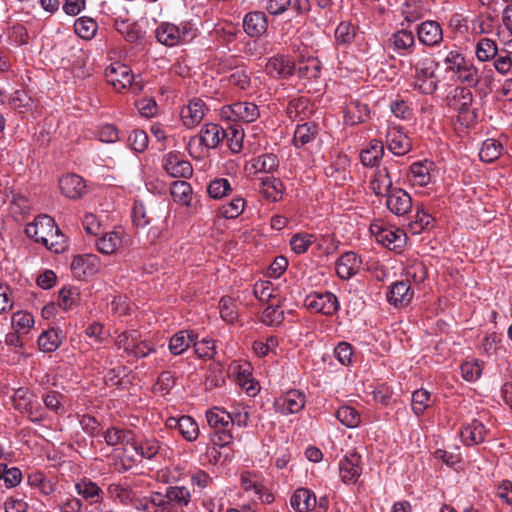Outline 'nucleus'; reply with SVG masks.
Segmentation results:
<instances>
[{
	"instance_id": "nucleus-18",
	"label": "nucleus",
	"mask_w": 512,
	"mask_h": 512,
	"mask_svg": "<svg viewBox=\"0 0 512 512\" xmlns=\"http://www.w3.org/2000/svg\"><path fill=\"white\" fill-rule=\"evenodd\" d=\"M388 150L396 156L406 155L412 147L409 137L398 127L390 126L386 133Z\"/></svg>"
},
{
	"instance_id": "nucleus-52",
	"label": "nucleus",
	"mask_w": 512,
	"mask_h": 512,
	"mask_svg": "<svg viewBox=\"0 0 512 512\" xmlns=\"http://www.w3.org/2000/svg\"><path fill=\"white\" fill-rule=\"evenodd\" d=\"M279 166V160L273 153L262 154L252 160V167L256 172L271 173Z\"/></svg>"
},
{
	"instance_id": "nucleus-27",
	"label": "nucleus",
	"mask_w": 512,
	"mask_h": 512,
	"mask_svg": "<svg viewBox=\"0 0 512 512\" xmlns=\"http://www.w3.org/2000/svg\"><path fill=\"white\" fill-rule=\"evenodd\" d=\"M223 133L224 128L220 125L207 123L201 128L199 134L200 143L208 149H214L223 141Z\"/></svg>"
},
{
	"instance_id": "nucleus-31",
	"label": "nucleus",
	"mask_w": 512,
	"mask_h": 512,
	"mask_svg": "<svg viewBox=\"0 0 512 512\" xmlns=\"http://www.w3.org/2000/svg\"><path fill=\"white\" fill-rule=\"evenodd\" d=\"M318 135V126L313 122H305L297 125L294 135L293 144L296 148H302L313 142Z\"/></svg>"
},
{
	"instance_id": "nucleus-30",
	"label": "nucleus",
	"mask_w": 512,
	"mask_h": 512,
	"mask_svg": "<svg viewBox=\"0 0 512 512\" xmlns=\"http://www.w3.org/2000/svg\"><path fill=\"white\" fill-rule=\"evenodd\" d=\"M101 237L95 242L96 249L105 255L115 253L122 244V232L110 231L100 234Z\"/></svg>"
},
{
	"instance_id": "nucleus-40",
	"label": "nucleus",
	"mask_w": 512,
	"mask_h": 512,
	"mask_svg": "<svg viewBox=\"0 0 512 512\" xmlns=\"http://www.w3.org/2000/svg\"><path fill=\"white\" fill-rule=\"evenodd\" d=\"M384 156V145L380 140L373 139L360 154L361 163L367 167L375 166Z\"/></svg>"
},
{
	"instance_id": "nucleus-32",
	"label": "nucleus",
	"mask_w": 512,
	"mask_h": 512,
	"mask_svg": "<svg viewBox=\"0 0 512 512\" xmlns=\"http://www.w3.org/2000/svg\"><path fill=\"white\" fill-rule=\"evenodd\" d=\"M103 436L108 446L134 444V434L128 429L112 426L104 432Z\"/></svg>"
},
{
	"instance_id": "nucleus-17",
	"label": "nucleus",
	"mask_w": 512,
	"mask_h": 512,
	"mask_svg": "<svg viewBox=\"0 0 512 512\" xmlns=\"http://www.w3.org/2000/svg\"><path fill=\"white\" fill-rule=\"evenodd\" d=\"M370 230L376 235V239L389 249H401L405 243V233L401 229L383 228L379 224H372Z\"/></svg>"
},
{
	"instance_id": "nucleus-51",
	"label": "nucleus",
	"mask_w": 512,
	"mask_h": 512,
	"mask_svg": "<svg viewBox=\"0 0 512 512\" xmlns=\"http://www.w3.org/2000/svg\"><path fill=\"white\" fill-rule=\"evenodd\" d=\"M233 189L228 179L215 178L207 187L208 195L213 199H222L232 193Z\"/></svg>"
},
{
	"instance_id": "nucleus-41",
	"label": "nucleus",
	"mask_w": 512,
	"mask_h": 512,
	"mask_svg": "<svg viewBox=\"0 0 512 512\" xmlns=\"http://www.w3.org/2000/svg\"><path fill=\"white\" fill-rule=\"evenodd\" d=\"M75 489L77 493L90 504L99 503L102 500V489L91 480H81L80 482L76 483Z\"/></svg>"
},
{
	"instance_id": "nucleus-44",
	"label": "nucleus",
	"mask_w": 512,
	"mask_h": 512,
	"mask_svg": "<svg viewBox=\"0 0 512 512\" xmlns=\"http://www.w3.org/2000/svg\"><path fill=\"white\" fill-rule=\"evenodd\" d=\"M503 149V145L499 140L493 138L486 139L482 143V147L479 151V157L481 161L491 163L501 156Z\"/></svg>"
},
{
	"instance_id": "nucleus-42",
	"label": "nucleus",
	"mask_w": 512,
	"mask_h": 512,
	"mask_svg": "<svg viewBox=\"0 0 512 512\" xmlns=\"http://www.w3.org/2000/svg\"><path fill=\"white\" fill-rule=\"evenodd\" d=\"M63 340L62 332L52 328L41 333L38 337V346L43 352H54L59 348Z\"/></svg>"
},
{
	"instance_id": "nucleus-9",
	"label": "nucleus",
	"mask_w": 512,
	"mask_h": 512,
	"mask_svg": "<svg viewBox=\"0 0 512 512\" xmlns=\"http://www.w3.org/2000/svg\"><path fill=\"white\" fill-rule=\"evenodd\" d=\"M105 78L116 91L121 92L132 84L133 75L127 65L114 62L105 69Z\"/></svg>"
},
{
	"instance_id": "nucleus-4",
	"label": "nucleus",
	"mask_w": 512,
	"mask_h": 512,
	"mask_svg": "<svg viewBox=\"0 0 512 512\" xmlns=\"http://www.w3.org/2000/svg\"><path fill=\"white\" fill-rule=\"evenodd\" d=\"M115 345L128 356L135 358H144L156 351V347L152 342L141 339V334L138 330H126L120 333L115 340Z\"/></svg>"
},
{
	"instance_id": "nucleus-63",
	"label": "nucleus",
	"mask_w": 512,
	"mask_h": 512,
	"mask_svg": "<svg viewBox=\"0 0 512 512\" xmlns=\"http://www.w3.org/2000/svg\"><path fill=\"white\" fill-rule=\"evenodd\" d=\"M469 61L457 50L450 51L444 59L446 70L453 72L455 75L461 72Z\"/></svg>"
},
{
	"instance_id": "nucleus-21",
	"label": "nucleus",
	"mask_w": 512,
	"mask_h": 512,
	"mask_svg": "<svg viewBox=\"0 0 512 512\" xmlns=\"http://www.w3.org/2000/svg\"><path fill=\"white\" fill-rule=\"evenodd\" d=\"M207 108L203 100L199 98L192 99L187 106L181 110V119L187 128L197 126L203 119Z\"/></svg>"
},
{
	"instance_id": "nucleus-12",
	"label": "nucleus",
	"mask_w": 512,
	"mask_h": 512,
	"mask_svg": "<svg viewBox=\"0 0 512 512\" xmlns=\"http://www.w3.org/2000/svg\"><path fill=\"white\" fill-rule=\"evenodd\" d=\"M362 474L361 456L349 451L339 462V475L344 483H356Z\"/></svg>"
},
{
	"instance_id": "nucleus-64",
	"label": "nucleus",
	"mask_w": 512,
	"mask_h": 512,
	"mask_svg": "<svg viewBox=\"0 0 512 512\" xmlns=\"http://www.w3.org/2000/svg\"><path fill=\"white\" fill-rule=\"evenodd\" d=\"M456 76L461 83L468 87H476L480 81L478 69L471 62H468Z\"/></svg>"
},
{
	"instance_id": "nucleus-6",
	"label": "nucleus",
	"mask_w": 512,
	"mask_h": 512,
	"mask_svg": "<svg viewBox=\"0 0 512 512\" xmlns=\"http://www.w3.org/2000/svg\"><path fill=\"white\" fill-rule=\"evenodd\" d=\"M220 116L235 124L252 123L260 117V111L256 104L243 101L223 106L220 109Z\"/></svg>"
},
{
	"instance_id": "nucleus-15",
	"label": "nucleus",
	"mask_w": 512,
	"mask_h": 512,
	"mask_svg": "<svg viewBox=\"0 0 512 512\" xmlns=\"http://www.w3.org/2000/svg\"><path fill=\"white\" fill-rule=\"evenodd\" d=\"M386 197V207L394 215H407L412 209V198L402 188L395 187Z\"/></svg>"
},
{
	"instance_id": "nucleus-57",
	"label": "nucleus",
	"mask_w": 512,
	"mask_h": 512,
	"mask_svg": "<svg viewBox=\"0 0 512 512\" xmlns=\"http://www.w3.org/2000/svg\"><path fill=\"white\" fill-rule=\"evenodd\" d=\"M48 250L60 253L67 247L66 236L61 232L59 227L55 224L54 228L47 237V244H43Z\"/></svg>"
},
{
	"instance_id": "nucleus-56",
	"label": "nucleus",
	"mask_w": 512,
	"mask_h": 512,
	"mask_svg": "<svg viewBox=\"0 0 512 512\" xmlns=\"http://www.w3.org/2000/svg\"><path fill=\"white\" fill-rule=\"evenodd\" d=\"M178 432L186 441L194 442L199 436V426L191 416L183 415Z\"/></svg>"
},
{
	"instance_id": "nucleus-24",
	"label": "nucleus",
	"mask_w": 512,
	"mask_h": 512,
	"mask_svg": "<svg viewBox=\"0 0 512 512\" xmlns=\"http://www.w3.org/2000/svg\"><path fill=\"white\" fill-rule=\"evenodd\" d=\"M392 177L388 167H378L370 182V188L376 196L385 197L394 190Z\"/></svg>"
},
{
	"instance_id": "nucleus-3",
	"label": "nucleus",
	"mask_w": 512,
	"mask_h": 512,
	"mask_svg": "<svg viewBox=\"0 0 512 512\" xmlns=\"http://www.w3.org/2000/svg\"><path fill=\"white\" fill-rule=\"evenodd\" d=\"M155 36L159 43L173 47L190 42L196 36V32L189 23H182L178 26L163 22L157 27Z\"/></svg>"
},
{
	"instance_id": "nucleus-20",
	"label": "nucleus",
	"mask_w": 512,
	"mask_h": 512,
	"mask_svg": "<svg viewBox=\"0 0 512 512\" xmlns=\"http://www.w3.org/2000/svg\"><path fill=\"white\" fill-rule=\"evenodd\" d=\"M62 194L69 199H79L86 193L83 178L77 174H66L59 179Z\"/></svg>"
},
{
	"instance_id": "nucleus-14",
	"label": "nucleus",
	"mask_w": 512,
	"mask_h": 512,
	"mask_svg": "<svg viewBox=\"0 0 512 512\" xmlns=\"http://www.w3.org/2000/svg\"><path fill=\"white\" fill-rule=\"evenodd\" d=\"M414 297V290L408 281H396L392 283L386 294L387 301L395 308L408 306Z\"/></svg>"
},
{
	"instance_id": "nucleus-10",
	"label": "nucleus",
	"mask_w": 512,
	"mask_h": 512,
	"mask_svg": "<svg viewBox=\"0 0 512 512\" xmlns=\"http://www.w3.org/2000/svg\"><path fill=\"white\" fill-rule=\"evenodd\" d=\"M305 403V394L300 390L292 389L277 398L274 407L277 412L283 415L296 414L303 410Z\"/></svg>"
},
{
	"instance_id": "nucleus-46",
	"label": "nucleus",
	"mask_w": 512,
	"mask_h": 512,
	"mask_svg": "<svg viewBox=\"0 0 512 512\" xmlns=\"http://www.w3.org/2000/svg\"><path fill=\"white\" fill-rule=\"evenodd\" d=\"M245 206V199L235 196L230 202L219 207L218 214L225 219H236L243 213Z\"/></svg>"
},
{
	"instance_id": "nucleus-62",
	"label": "nucleus",
	"mask_w": 512,
	"mask_h": 512,
	"mask_svg": "<svg viewBox=\"0 0 512 512\" xmlns=\"http://www.w3.org/2000/svg\"><path fill=\"white\" fill-rule=\"evenodd\" d=\"M315 242V236L309 233H297L290 239L292 251L297 254L305 253Z\"/></svg>"
},
{
	"instance_id": "nucleus-29",
	"label": "nucleus",
	"mask_w": 512,
	"mask_h": 512,
	"mask_svg": "<svg viewBox=\"0 0 512 512\" xmlns=\"http://www.w3.org/2000/svg\"><path fill=\"white\" fill-rule=\"evenodd\" d=\"M290 504L297 512H308L315 507L316 497L311 490L299 488L291 496Z\"/></svg>"
},
{
	"instance_id": "nucleus-1",
	"label": "nucleus",
	"mask_w": 512,
	"mask_h": 512,
	"mask_svg": "<svg viewBox=\"0 0 512 512\" xmlns=\"http://www.w3.org/2000/svg\"><path fill=\"white\" fill-rule=\"evenodd\" d=\"M414 81L413 87L421 94L432 95L439 85V78L436 75L438 62L433 57L426 55L417 59L413 64Z\"/></svg>"
},
{
	"instance_id": "nucleus-61",
	"label": "nucleus",
	"mask_w": 512,
	"mask_h": 512,
	"mask_svg": "<svg viewBox=\"0 0 512 512\" xmlns=\"http://www.w3.org/2000/svg\"><path fill=\"white\" fill-rule=\"evenodd\" d=\"M406 281L420 284L424 282L427 277L426 266L420 261L411 262L405 269Z\"/></svg>"
},
{
	"instance_id": "nucleus-43",
	"label": "nucleus",
	"mask_w": 512,
	"mask_h": 512,
	"mask_svg": "<svg viewBox=\"0 0 512 512\" xmlns=\"http://www.w3.org/2000/svg\"><path fill=\"white\" fill-rule=\"evenodd\" d=\"M164 495L174 506L182 510L191 501V493L185 486H169Z\"/></svg>"
},
{
	"instance_id": "nucleus-49",
	"label": "nucleus",
	"mask_w": 512,
	"mask_h": 512,
	"mask_svg": "<svg viewBox=\"0 0 512 512\" xmlns=\"http://www.w3.org/2000/svg\"><path fill=\"white\" fill-rule=\"evenodd\" d=\"M98 24L89 17H80L74 22L75 33L84 40L92 39L97 32Z\"/></svg>"
},
{
	"instance_id": "nucleus-37",
	"label": "nucleus",
	"mask_w": 512,
	"mask_h": 512,
	"mask_svg": "<svg viewBox=\"0 0 512 512\" xmlns=\"http://www.w3.org/2000/svg\"><path fill=\"white\" fill-rule=\"evenodd\" d=\"M392 47L400 55H405L415 46V38L412 31L402 29L395 32L391 39Z\"/></svg>"
},
{
	"instance_id": "nucleus-28",
	"label": "nucleus",
	"mask_w": 512,
	"mask_h": 512,
	"mask_svg": "<svg viewBox=\"0 0 512 512\" xmlns=\"http://www.w3.org/2000/svg\"><path fill=\"white\" fill-rule=\"evenodd\" d=\"M350 161L347 155L338 153L334 160L324 168L327 177L334 179L336 183H342L346 180V170Z\"/></svg>"
},
{
	"instance_id": "nucleus-7",
	"label": "nucleus",
	"mask_w": 512,
	"mask_h": 512,
	"mask_svg": "<svg viewBox=\"0 0 512 512\" xmlns=\"http://www.w3.org/2000/svg\"><path fill=\"white\" fill-rule=\"evenodd\" d=\"M305 305L323 315L331 316L339 310L337 297L331 292H314L306 296Z\"/></svg>"
},
{
	"instance_id": "nucleus-48",
	"label": "nucleus",
	"mask_w": 512,
	"mask_h": 512,
	"mask_svg": "<svg viewBox=\"0 0 512 512\" xmlns=\"http://www.w3.org/2000/svg\"><path fill=\"white\" fill-rule=\"evenodd\" d=\"M132 446L134 450L141 455V457L149 460L153 459L161 449L160 442L154 437L145 438L139 443L134 441Z\"/></svg>"
},
{
	"instance_id": "nucleus-26",
	"label": "nucleus",
	"mask_w": 512,
	"mask_h": 512,
	"mask_svg": "<svg viewBox=\"0 0 512 512\" xmlns=\"http://www.w3.org/2000/svg\"><path fill=\"white\" fill-rule=\"evenodd\" d=\"M196 334L192 330H181L171 336L169 351L174 356H179L189 349L195 341Z\"/></svg>"
},
{
	"instance_id": "nucleus-2",
	"label": "nucleus",
	"mask_w": 512,
	"mask_h": 512,
	"mask_svg": "<svg viewBox=\"0 0 512 512\" xmlns=\"http://www.w3.org/2000/svg\"><path fill=\"white\" fill-rule=\"evenodd\" d=\"M11 402L15 410L26 414L33 423H41L47 418V413L38 403L35 394L27 388L15 389L11 396Z\"/></svg>"
},
{
	"instance_id": "nucleus-39",
	"label": "nucleus",
	"mask_w": 512,
	"mask_h": 512,
	"mask_svg": "<svg viewBox=\"0 0 512 512\" xmlns=\"http://www.w3.org/2000/svg\"><path fill=\"white\" fill-rule=\"evenodd\" d=\"M96 260V256L86 255V256H76L73 258L71 262V270L74 275L78 278H83L87 276H91L96 273V267L94 261Z\"/></svg>"
},
{
	"instance_id": "nucleus-36",
	"label": "nucleus",
	"mask_w": 512,
	"mask_h": 512,
	"mask_svg": "<svg viewBox=\"0 0 512 512\" xmlns=\"http://www.w3.org/2000/svg\"><path fill=\"white\" fill-rule=\"evenodd\" d=\"M432 163L429 161L415 162L410 166L409 180L412 185L424 187L431 181L430 170Z\"/></svg>"
},
{
	"instance_id": "nucleus-45",
	"label": "nucleus",
	"mask_w": 512,
	"mask_h": 512,
	"mask_svg": "<svg viewBox=\"0 0 512 512\" xmlns=\"http://www.w3.org/2000/svg\"><path fill=\"white\" fill-rule=\"evenodd\" d=\"M335 416L342 425L350 429L357 428L361 423L360 413L352 406L339 407Z\"/></svg>"
},
{
	"instance_id": "nucleus-58",
	"label": "nucleus",
	"mask_w": 512,
	"mask_h": 512,
	"mask_svg": "<svg viewBox=\"0 0 512 512\" xmlns=\"http://www.w3.org/2000/svg\"><path fill=\"white\" fill-rule=\"evenodd\" d=\"M107 491L111 497L125 505L132 503L134 499V493L128 485L112 483L108 486Z\"/></svg>"
},
{
	"instance_id": "nucleus-47",
	"label": "nucleus",
	"mask_w": 512,
	"mask_h": 512,
	"mask_svg": "<svg viewBox=\"0 0 512 512\" xmlns=\"http://www.w3.org/2000/svg\"><path fill=\"white\" fill-rule=\"evenodd\" d=\"M208 425L213 429H223L230 427L231 417L228 411L219 407H213L206 412Z\"/></svg>"
},
{
	"instance_id": "nucleus-23",
	"label": "nucleus",
	"mask_w": 512,
	"mask_h": 512,
	"mask_svg": "<svg viewBox=\"0 0 512 512\" xmlns=\"http://www.w3.org/2000/svg\"><path fill=\"white\" fill-rule=\"evenodd\" d=\"M268 27V20L264 12L253 11L245 15L243 19L244 31L251 37L264 34Z\"/></svg>"
},
{
	"instance_id": "nucleus-35",
	"label": "nucleus",
	"mask_w": 512,
	"mask_h": 512,
	"mask_svg": "<svg viewBox=\"0 0 512 512\" xmlns=\"http://www.w3.org/2000/svg\"><path fill=\"white\" fill-rule=\"evenodd\" d=\"M461 438L465 445H476L484 441L485 427L479 420H472L461 430Z\"/></svg>"
},
{
	"instance_id": "nucleus-19",
	"label": "nucleus",
	"mask_w": 512,
	"mask_h": 512,
	"mask_svg": "<svg viewBox=\"0 0 512 512\" xmlns=\"http://www.w3.org/2000/svg\"><path fill=\"white\" fill-rule=\"evenodd\" d=\"M362 260L354 252H345L336 261L337 275L344 280H348L356 275L361 267Z\"/></svg>"
},
{
	"instance_id": "nucleus-11",
	"label": "nucleus",
	"mask_w": 512,
	"mask_h": 512,
	"mask_svg": "<svg viewBox=\"0 0 512 512\" xmlns=\"http://www.w3.org/2000/svg\"><path fill=\"white\" fill-rule=\"evenodd\" d=\"M54 219L46 214L38 215L33 222L27 224L25 234L36 243L47 244V237L55 226Z\"/></svg>"
},
{
	"instance_id": "nucleus-34",
	"label": "nucleus",
	"mask_w": 512,
	"mask_h": 512,
	"mask_svg": "<svg viewBox=\"0 0 512 512\" xmlns=\"http://www.w3.org/2000/svg\"><path fill=\"white\" fill-rule=\"evenodd\" d=\"M170 193L174 202L190 207L193 200V189L190 183L177 180L171 184Z\"/></svg>"
},
{
	"instance_id": "nucleus-55",
	"label": "nucleus",
	"mask_w": 512,
	"mask_h": 512,
	"mask_svg": "<svg viewBox=\"0 0 512 512\" xmlns=\"http://www.w3.org/2000/svg\"><path fill=\"white\" fill-rule=\"evenodd\" d=\"M411 402L413 412L417 416L422 415L432 404L431 394L426 389L415 390L412 394Z\"/></svg>"
},
{
	"instance_id": "nucleus-53",
	"label": "nucleus",
	"mask_w": 512,
	"mask_h": 512,
	"mask_svg": "<svg viewBox=\"0 0 512 512\" xmlns=\"http://www.w3.org/2000/svg\"><path fill=\"white\" fill-rule=\"evenodd\" d=\"M64 398L62 393L55 390H50L42 395L45 408L58 415L65 413Z\"/></svg>"
},
{
	"instance_id": "nucleus-25",
	"label": "nucleus",
	"mask_w": 512,
	"mask_h": 512,
	"mask_svg": "<svg viewBox=\"0 0 512 512\" xmlns=\"http://www.w3.org/2000/svg\"><path fill=\"white\" fill-rule=\"evenodd\" d=\"M285 186L279 178L266 176L260 182L259 192L270 202H278L282 199Z\"/></svg>"
},
{
	"instance_id": "nucleus-38",
	"label": "nucleus",
	"mask_w": 512,
	"mask_h": 512,
	"mask_svg": "<svg viewBox=\"0 0 512 512\" xmlns=\"http://www.w3.org/2000/svg\"><path fill=\"white\" fill-rule=\"evenodd\" d=\"M223 140L232 153H239L243 148L244 130L240 124H231L224 128Z\"/></svg>"
},
{
	"instance_id": "nucleus-5",
	"label": "nucleus",
	"mask_w": 512,
	"mask_h": 512,
	"mask_svg": "<svg viewBox=\"0 0 512 512\" xmlns=\"http://www.w3.org/2000/svg\"><path fill=\"white\" fill-rule=\"evenodd\" d=\"M473 94L467 88H456L450 106L458 113V121L466 128L477 122L476 109L472 108Z\"/></svg>"
},
{
	"instance_id": "nucleus-59",
	"label": "nucleus",
	"mask_w": 512,
	"mask_h": 512,
	"mask_svg": "<svg viewBox=\"0 0 512 512\" xmlns=\"http://www.w3.org/2000/svg\"><path fill=\"white\" fill-rule=\"evenodd\" d=\"M334 36L338 45L347 46L353 42L356 36V30L352 24L341 22L336 27Z\"/></svg>"
},
{
	"instance_id": "nucleus-60",
	"label": "nucleus",
	"mask_w": 512,
	"mask_h": 512,
	"mask_svg": "<svg viewBox=\"0 0 512 512\" xmlns=\"http://www.w3.org/2000/svg\"><path fill=\"white\" fill-rule=\"evenodd\" d=\"M149 502L154 507V512H184L174 506L161 492H152L149 496Z\"/></svg>"
},
{
	"instance_id": "nucleus-22",
	"label": "nucleus",
	"mask_w": 512,
	"mask_h": 512,
	"mask_svg": "<svg viewBox=\"0 0 512 512\" xmlns=\"http://www.w3.org/2000/svg\"><path fill=\"white\" fill-rule=\"evenodd\" d=\"M419 41L426 46H436L443 39V32L440 24L433 20L422 22L417 29Z\"/></svg>"
},
{
	"instance_id": "nucleus-54",
	"label": "nucleus",
	"mask_w": 512,
	"mask_h": 512,
	"mask_svg": "<svg viewBox=\"0 0 512 512\" xmlns=\"http://www.w3.org/2000/svg\"><path fill=\"white\" fill-rule=\"evenodd\" d=\"M8 104L19 113H25L33 107L32 99L23 90L14 91L8 99Z\"/></svg>"
},
{
	"instance_id": "nucleus-33",
	"label": "nucleus",
	"mask_w": 512,
	"mask_h": 512,
	"mask_svg": "<svg viewBox=\"0 0 512 512\" xmlns=\"http://www.w3.org/2000/svg\"><path fill=\"white\" fill-rule=\"evenodd\" d=\"M370 115L369 106L359 101L350 102L345 111V123L348 125H356L368 120Z\"/></svg>"
},
{
	"instance_id": "nucleus-13",
	"label": "nucleus",
	"mask_w": 512,
	"mask_h": 512,
	"mask_svg": "<svg viewBox=\"0 0 512 512\" xmlns=\"http://www.w3.org/2000/svg\"><path fill=\"white\" fill-rule=\"evenodd\" d=\"M240 484L245 492H253L261 503L271 504L274 501L272 492L262 484L255 473L250 471L242 472Z\"/></svg>"
},
{
	"instance_id": "nucleus-50",
	"label": "nucleus",
	"mask_w": 512,
	"mask_h": 512,
	"mask_svg": "<svg viewBox=\"0 0 512 512\" xmlns=\"http://www.w3.org/2000/svg\"><path fill=\"white\" fill-rule=\"evenodd\" d=\"M475 53L481 62L492 60L498 53L497 44L489 38H481L476 44Z\"/></svg>"
},
{
	"instance_id": "nucleus-16",
	"label": "nucleus",
	"mask_w": 512,
	"mask_h": 512,
	"mask_svg": "<svg viewBox=\"0 0 512 512\" xmlns=\"http://www.w3.org/2000/svg\"><path fill=\"white\" fill-rule=\"evenodd\" d=\"M295 70L294 60L287 55H276L268 59L265 71L275 79H286L290 77Z\"/></svg>"
},
{
	"instance_id": "nucleus-8",
	"label": "nucleus",
	"mask_w": 512,
	"mask_h": 512,
	"mask_svg": "<svg viewBox=\"0 0 512 512\" xmlns=\"http://www.w3.org/2000/svg\"><path fill=\"white\" fill-rule=\"evenodd\" d=\"M165 172L173 178L188 179L193 175V167L178 152H169L162 160Z\"/></svg>"
}]
</instances>
